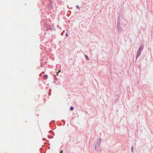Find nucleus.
I'll use <instances>...</instances> for the list:
<instances>
[{
  "label": "nucleus",
  "instance_id": "obj_1",
  "mask_svg": "<svg viewBox=\"0 0 153 153\" xmlns=\"http://www.w3.org/2000/svg\"><path fill=\"white\" fill-rule=\"evenodd\" d=\"M141 52V51H140V50H138L137 51V57H138L140 55Z\"/></svg>",
  "mask_w": 153,
  "mask_h": 153
},
{
  "label": "nucleus",
  "instance_id": "obj_2",
  "mask_svg": "<svg viewBox=\"0 0 153 153\" xmlns=\"http://www.w3.org/2000/svg\"><path fill=\"white\" fill-rule=\"evenodd\" d=\"M43 78L44 79H47L48 78V75H45L43 76Z\"/></svg>",
  "mask_w": 153,
  "mask_h": 153
},
{
  "label": "nucleus",
  "instance_id": "obj_3",
  "mask_svg": "<svg viewBox=\"0 0 153 153\" xmlns=\"http://www.w3.org/2000/svg\"><path fill=\"white\" fill-rule=\"evenodd\" d=\"M143 47L142 46V47H140L139 49L138 50H140V51H142V50H143Z\"/></svg>",
  "mask_w": 153,
  "mask_h": 153
},
{
  "label": "nucleus",
  "instance_id": "obj_4",
  "mask_svg": "<svg viewBox=\"0 0 153 153\" xmlns=\"http://www.w3.org/2000/svg\"><path fill=\"white\" fill-rule=\"evenodd\" d=\"M70 109L71 111H73L74 110V108L73 107L71 106V107Z\"/></svg>",
  "mask_w": 153,
  "mask_h": 153
},
{
  "label": "nucleus",
  "instance_id": "obj_5",
  "mask_svg": "<svg viewBox=\"0 0 153 153\" xmlns=\"http://www.w3.org/2000/svg\"><path fill=\"white\" fill-rule=\"evenodd\" d=\"M133 151H134V148H133V146H132L131 147V151L132 152H133Z\"/></svg>",
  "mask_w": 153,
  "mask_h": 153
},
{
  "label": "nucleus",
  "instance_id": "obj_6",
  "mask_svg": "<svg viewBox=\"0 0 153 153\" xmlns=\"http://www.w3.org/2000/svg\"><path fill=\"white\" fill-rule=\"evenodd\" d=\"M85 57H86L87 60H88L89 59L88 58L87 56H85Z\"/></svg>",
  "mask_w": 153,
  "mask_h": 153
},
{
  "label": "nucleus",
  "instance_id": "obj_7",
  "mask_svg": "<svg viewBox=\"0 0 153 153\" xmlns=\"http://www.w3.org/2000/svg\"><path fill=\"white\" fill-rule=\"evenodd\" d=\"M63 153V150H62L61 151L60 153Z\"/></svg>",
  "mask_w": 153,
  "mask_h": 153
},
{
  "label": "nucleus",
  "instance_id": "obj_8",
  "mask_svg": "<svg viewBox=\"0 0 153 153\" xmlns=\"http://www.w3.org/2000/svg\"><path fill=\"white\" fill-rule=\"evenodd\" d=\"M60 71H60V70H59V72H60Z\"/></svg>",
  "mask_w": 153,
  "mask_h": 153
}]
</instances>
